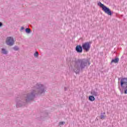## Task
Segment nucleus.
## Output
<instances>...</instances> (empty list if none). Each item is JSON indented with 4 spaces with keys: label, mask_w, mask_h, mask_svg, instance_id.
Instances as JSON below:
<instances>
[{
    "label": "nucleus",
    "mask_w": 127,
    "mask_h": 127,
    "mask_svg": "<svg viewBox=\"0 0 127 127\" xmlns=\"http://www.w3.org/2000/svg\"><path fill=\"white\" fill-rule=\"evenodd\" d=\"M24 29V27H21V29H20V31H22Z\"/></svg>",
    "instance_id": "18"
},
{
    "label": "nucleus",
    "mask_w": 127,
    "mask_h": 127,
    "mask_svg": "<svg viewBox=\"0 0 127 127\" xmlns=\"http://www.w3.org/2000/svg\"><path fill=\"white\" fill-rule=\"evenodd\" d=\"M120 61V60L119 59V58H116L114 59H113L111 61V63H119V61Z\"/></svg>",
    "instance_id": "9"
},
{
    "label": "nucleus",
    "mask_w": 127,
    "mask_h": 127,
    "mask_svg": "<svg viewBox=\"0 0 127 127\" xmlns=\"http://www.w3.org/2000/svg\"><path fill=\"white\" fill-rule=\"evenodd\" d=\"M91 95H92V96H93V97H97V96H99V94H98V92L95 90L91 91Z\"/></svg>",
    "instance_id": "8"
},
{
    "label": "nucleus",
    "mask_w": 127,
    "mask_h": 127,
    "mask_svg": "<svg viewBox=\"0 0 127 127\" xmlns=\"http://www.w3.org/2000/svg\"><path fill=\"white\" fill-rule=\"evenodd\" d=\"M6 44L9 46H12L14 44V40L12 37H8L6 40Z\"/></svg>",
    "instance_id": "6"
},
{
    "label": "nucleus",
    "mask_w": 127,
    "mask_h": 127,
    "mask_svg": "<svg viewBox=\"0 0 127 127\" xmlns=\"http://www.w3.org/2000/svg\"><path fill=\"white\" fill-rule=\"evenodd\" d=\"M2 25H3V24H2V23L1 22H0V27H1V26H2Z\"/></svg>",
    "instance_id": "19"
},
{
    "label": "nucleus",
    "mask_w": 127,
    "mask_h": 127,
    "mask_svg": "<svg viewBox=\"0 0 127 127\" xmlns=\"http://www.w3.org/2000/svg\"><path fill=\"white\" fill-rule=\"evenodd\" d=\"M12 49L13 50H14V51H18V50H19V48H18V46H15L12 48Z\"/></svg>",
    "instance_id": "14"
},
{
    "label": "nucleus",
    "mask_w": 127,
    "mask_h": 127,
    "mask_svg": "<svg viewBox=\"0 0 127 127\" xmlns=\"http://www.w3.org/2000/svg\"><path fill=\"white\" fill-rule=\"evenodd\" d=\"M106 113H101V115L100 116L101 120H103L106 118Z\"/></svg>",
    "instance_id": "12"
},
{
    "label": "nucleus",
    "mask_w": 127,
    "mask_h": 127,
    "mask_svg": "<svg viewBox=\"0 0 127 127\" xmlns=\"http://www.w3.org/2000/svg\"><path fill=\"white\" fill-rule=\"evenodd\" d=\"M98 5L100 6V7H101V8H102V10H103L105 13L108 14V15H112V14H113L112 10H111L109 7H107L105 5H104V4L102 3V2H98Z\"/></svg>",
    "instance_id": "3"
},
{
    "label": "nucleus",
    "mask_w": 127,
    "mask_h": 127,
    "mask_svg": "<svg viewBox=\"0 0 127 127\" xmlns=\"http://www.w3.org/2000/svg\"><path fill=\"white\" fill-rule=\"evenodd\" d=\"M120 84L122 89H127V78H122Z\"/></svg>",
    "instance_id": "4"
},
{
    "label": "nucleus",
    "mask_w": 127,
    "mask_h": 127,
    "mask_svg": "<svg viewBox=\"0 0 127 127\" xmlns=\"http://www.w3.org/2000/svg\"><path fill=\"white\" fill-rule=\"evenodd\" d=\"M38 55H39V54H38V52H37V51H36L34 54V57H38Z\"/></svg>",
    "instance_id": "15"
},
{
    "label": "nucleus",
    "mask_w": 127,
    "mask_h": 127,
    "mask_svg": "<svg viewBox=\"0 0 127 127\" xmlns=\"http://www.w3.org/2000/svg\"><path fill=\"white\" fill-rule=\"evenodd\" d=\"M64 125V122H62L59 123V126H63Z\"/></svg>",
    "instance_id": "16"
},
{
    "label": "nucleus",
    "mask_w": 127,
    "mask_h": 127,
    "mask_svg": "<svg viewBox=\"0 0 127 127\" xmlns=\"http://www.w3.org/2000/svg\"><path fill=\"white\" fill-rule=\"evenodd\" d=\"M1 53L2 54H4L5 55H7V54L8 53V52L5 50L4 48L1 49Z\"/></svg>",
    "instance_id": "10"
},
{
    "label": "nucleus",
    "mask_w": 127,
    "mask_h": 127,
    "mask_svg": "<svg viewBox=\"0 0 127 127\" xmlns=\"http://www.w3.org/2000/svg\"><path fill=\"white\" fill-rule=\"evenodd\" d=\"M34 89L32 91L27 94L22 95L20 98H16V108H20L25 106L26 103H28L30 101H32L35 99L36 96H44L45 95V87L43 84L40 83H37L34 86Z\"/></svg>",
    "instance_id": "1"
},
{
    "label": "nucleus",
    "mask_w": 127,
    "mask_h": 127,
    "mask_svg": "<svg viewBox=\"0 0 127 127\" xmlns=\"http://www.w3.org/2000/svg\"><path fill=\"white\" fill-rule=\"evenodd\" d=\"M75 50L77 53H82L83 52V48L80 45H77L75 48Z\"/></svg>",
    "instance_id": "7"
},
{
    "label": "nucleus",
    "mask_w": 127,
    "mask_h": 127,
    "mask_svg": "<svg viewBox=\"0 0 127 127\" xmlns=\"http://www.w3.org/2000/svg\"><path fill=\"white\" fill-rule=\"evenodd\" d=\"M25 31L26 32V33H28V34H29V33H30L31 32V30H30V29L27 28L25 29Z\"/></svg>",
    "instance_id": "13"
},
{
    "label": "nucleus",
    "mask_w": 127,
    "mask_h": 127,
    "mask_svg": "<svg viewBox=\"0 0 127 127\" xmlns=\"http://www.w3.org/2000/svg\"><path fill=\"white\" fill-rule=\"evenodd\" d=\"M89 100L91 102H94V101H95V97L93 95H90L89 96Z\"/></svg>",
    "instance_id": "11"
},
{
    "label": "nucleus",
    "mask_w": 127,
    "mask_h": 127,
    "mask_svg": "<svg viewBox=\"0 0 127 127\" xmlns=\"http://www.w3.org/2000/svg\"><path fill=\"white\" fill-rule=\"evenodd\" d=\"M82 47L83 50L86 51V52H88L91 48V45L89 42H85L82 44Z\"/></svg>",
    "instance_id": "5"
},
{
    "label": "nucleus",
    "mask_w": 127,
    "mask_h": 127,
    "mask_svg": "<svg viewBox=\"0 0 127 127\" xmlns=\"http://www.w3.org/2000/svg\"><path fill=\"white\" fill-rule=\"evenodd\" d=\"M48 116V112H46L45 117H47Z\"/></svg>",
    "instance_id": "20"
},
{
    "label": "nucleus",
    "mask_w": 127,
    "mask_h": 127,
    "mask_svg": "<svg viewBox=\"0 0 127 127\" xmlns=\"http://www.w3.org/2000/svg\"><path fill=\"white\" fill-rule=\"evenodd\" d=\"M124 90L125 94H127V89H123Z\"/></svg>",
    "instance_id": "17"
},
{
    "label": "nucleus",
    "mask_w": 127,
    "mask_h": 127,
    "mask_svg": "<svg viewBox=\"0 0 127 127\" xmlns=\"http://www.w3.org/2000/svg\"><path fill=\"white\" fill-rule=\"evenodd\" d=\"M90 65L91 63L89 62V60L86 59H83L80 60H78L75 62L74 65L73 70L76 74H79L80 72V69L85 68L87 65Z\"/></svg>",
    "instance_id": "2"
},
{
    "label": "nucleus",
    "mask_w": 127,
    "mask_h": 127,
    "mask_svg": "<svg viewBox=\"0 0 127 127\" xmlns=\"http://www.w3.org/2000/svg\"><path fill=\"white\" fill-rule=\"evenodd\" d=\"M120 91L121 94H123V89L120 88Z\"/></svg>",
    "instance_id": "21"
}]
</instances>
